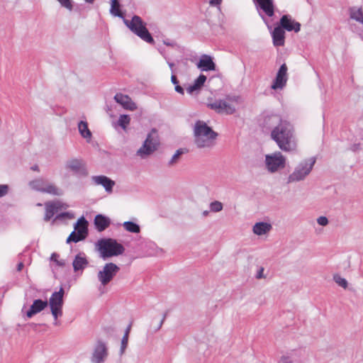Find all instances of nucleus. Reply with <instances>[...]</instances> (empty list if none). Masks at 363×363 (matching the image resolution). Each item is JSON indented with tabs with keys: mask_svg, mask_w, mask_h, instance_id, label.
I'll use <instances>...</instances> for the list:
<instances>
[{
	"mask_svg": "<svg viewBox=\"0 0 363 363\" xmlns=\"http://www.w3.org/2000/svg\"><path fill=\"white\" fill-rule=\"evenodd\" d=\"M9 186L6 184H0V198L8 194Z\"/></svg>",
	"mask_w": 363,
	"mask_h": 363,
	"instance_id": "79ce46f5",
	"label": "nucleus"
},
{
	"mask_svg": "<svg viewBox=\"0 0 363 363\" xmlns=\"http://www.w3.org/2000/svg\"><path fill=\"white\" fill-rule=\"evenodd\" d=\"M37 206H42V204H41V203H38V204H37Z\"/></svg>",
	"mask_w": 363,
	"mask_h": 363,
	"instance_id": "13d9d810",
	"label": "nucleus"
},
{
	"mask_svg": "<svg viewBox=\"0 0 363 363\" xmlns=\"http://www.w3.org/2000/svg\"><path fill=\"white\" fill-rule=\"evenodd\" d=\"M265 125L272 128L271 138L278 147L284 152H294L296 149V142L293 125L278 115H271L264 119Z\"/></svg>",
	"mask_w": 363,
	"mask_h": 363,
	"instance_id": "f257e3e1",
	"label": "nucleus"
},
{
	"mask_svg": "<svg viewBox=\"0 0 363 363\" xmlns=\"http://www.w3.org/2000/svg\"><path fill=\"white\" fill-rule=\"evenodd\" d=\"M87 225L88 222L84 217L79 218L74 225V230L67 238V242H78L85 239L87 235Z\"/></svg>",
	"mask_w": 363,
	"mask_h": 363,
	"instance_id": "f8f14e48",
	"label": "nucleus"
},
{
	"mask_svg": "<svg viewBox=\"0 0 363 363\" xmlns=\"http://www.w3.org/2000/svg\"><path fill=\"white\" fill-rule=\"evenodd\" d=\"M225 100L231 104H239L241 102V98L239 96H227Z\"/></svg>",
	"mask_w": 363,
	"mask_h": 363,
	"instance_id": "58836bf2",
	"label": "nucleus"
},
{
	"mask_svg": "<svg viewBox=\"0 0 363 363\" xmlns=\"http://www.w3.org/2000/svg\"><path fill=\"white\" fill-rule=\"evenodd\" d=\"M167 63H168L169 67H170V69H171L172 73V74H173V73H174V63L170 62H167Z\"/></svg>",
	"mask_w": 363,
	"mask_h": 363,
	"instance_id": "8fccbe9b",
	"label": "nucleus"
},
{
	"mask_svg": "<svg viewBox=\"0 0 363 363\" xmlns=\"http://www.w3.org/2000/svg\"><path fill=\"white\" fill-rule=\"evenodd\" d=\"M333 280L337 285L342 287L343 289H346L348 286L347 281L345 278L342 277L340 274H334Z\"/></svg>",
	"mask_w": 363,
	"mask_h": 363,
	"instance_id": "72a5a7b5",
	"label": "nucleus"
},
{
	"mask_svg": "<svg viewBox=\"0 0 363 363\" xmlns=\"http://www.w3.org/2000/svg\"><path fill=\"white\" fill-rule=\"evenodd\" d=\"M194 143L199 148H210L215 145L218 136L204 121H197L194 127Z\"/></svg>",
	"mask_w": 363,
	"mask_h": 363,
	"instance_id": "f03ea898",
	"label": "nucleus"
},
{
	"mask_svg": "<svg viewBox=\"0 0 363 363\" xmlns=\"http://www.w3.org/2000/svg\"><path fill=\"white\" fill-rule=\"evenodd\" d=\"M62 7L72 11L73 9V5L72 0H57Z\"/></svg>",
	"mask_w": 363,
	"mask_h": 363,
	"instance_id": "4c0bfd02",
	"label": "nucleus"
},
{
	"mask_svg": "<svg viewBox=\"0 0 363 363\" xmlns=\"http://www.w3.org/2000/svg\"><path fill=\"white\" fill-rule=\"evenodd\" d=\"M274 46H283L285 42V31L279 25L271 33Z\"/></svg>",
	"mask_w": 363,
	"mask_h": 363,
	"instance_id": "4be33fe9",
	"label": "nucleus"
},
{
	"mask_svg": "<svg viewBox=\"0 0 363 363\" xmlns=\"http://www.w3.org/2000/svg\"><path fill=\"white\" fill-rule=\"evenodd\" d=\"M265 165L268 172L274 173L286 166V158L281 152H275L265 155Z\"/></svg>",
	"mask_w": 363,
	"mask_h": 363,
	"instance_id": "9b49d317",
	"label": "nucleus"
},
{
	"mask_svg": "<svg viewBox=\"0 0 363 363\" xmlns=\"http://www.w3.org/2000/svg\"><path fill=\"white\" fill-rule=\"evenodd\" d=\"M78 129L81 135L86 139H90L91 137V133L88 128V125L86 122L80 121L78 123Z\"/></svg>",
	"mask_w": 363,
	"mask_h": 363,
	"instance_id": "c85d7f7f",
	"label": "nucleus"
},
{
	"mask_svg": "<svg viewBox=\"0 0 363 363\" xmlns=\"http://www.w3.org/2000/svg\"><path fill=\"white\" fill-rule=\"evenodd\" d=\"M110 13L113 16L124 18L123 14L120 9V4L118 0H111Z\"/></svg>",
	"mask_w": 363,
	"mask_h": 363,
	"instance_id": "cd10ccee",
	"label": "nucleus"
},
{
	"mask_svg": "<svg viewBox=\"0 0 363 363\" xmlns=\"http://www.w3.org/2000/svg\"><path fill=\"white\" fill-rule=\"evenodd\" d=\"M128 337L127 334H124L122 340H121V350H120V354L122 355L128 346Z\"/></svg>",
	"mask_w": 363,
	"mask_h": 363,
	"instance_id": "e433bc0d",
	"label": "nucleus"
},
{
	"mask_svg": "<svg viewBox=\"0 0 363 363\" xmlns=\"http://www.w3.org/2000/svg\"><path fill=\"white\" fill-rule=\"evenodd\" d=\"M114 99L125 109L134 111L137 108L135 104L128 95L118 93L115 95Z\"/></svg>",
	"mask_w": 363,
	"mask_h": 363,
	"instance_id": "aec40b11",
	"label": "nucleus"
},
{
	"mask_svg": "<svg viewBox=\"0 0 363 363\" xmlns=\"http://www.w3.org/2000/svg\"><path fill=\"white\" fill-rule=\"evenodd\" d=\"M85 1L89 4H93L94 0H85Z\"/></svg>",
	"mask_w": 363,
	"mask_h": 363,
	"instance_id": "6e6d98bb",
	"label": "nucleus"
},
{
	"mask_svg": "<svg viewBox=\"0 0 363 363\" xmlns=\"http://www.w3.org/2000/svg\"><path fill=\"white\" fill-rule=\"evenodd\" d=\"M120 267L113 262L106 263L97 273V279L101 286H107L117 275Z\"/></svg>",
	"mask_w": 363,
	"mask_h": 363,
	"instance_id": "9d476101",
	"label": "nucleus"
},
{
	"mask_svg": "<svg viewBox=\"0 0 363 363\" xmlns=\"http://www.w3.org/2000/svg\"><path fill=\"white\" fill-rule=\"evenodd\" d=\"M123 226L126 231L130 233H138L140 230L139 225L132 221L124 222Z\"/></svg>",
	"mask_w": 363,
	"mask_h": 363,
	"instance_id": "c756f323",
	"label": "nucleus"
},
{
	"mask_svg": "<svg viewBox=\"0 0 363 363\" xmlns=\"http://www.w3.org/2000/svg\"><path fill=\"white\" fill-rule=\"evenodd\" d=\"M174 89H175V91H176L177 92H178V93H179V94H184V89H183L181 86H179V85L177 84V85L175 86Z\"/></svg>",
	"mask_w": 363,
	"mask_h": 363,
	"instance_id": "49530a36",
	"label": "nucleus"
},
{
	"mask_svg": "<svg viewBox=\"0 0 363 363\" xmlns=\"http://www.w3.org/2000/svg\"><path fill=\"white\" fill-rule=\"evenodd\" d=\"M279 26L285 31H294L298 33L301 30L300 23L296 21L290 15L286 14L281 16Z\"/></svg>",
	"mask_w": 363,
	"mask_h": 363,
	"instance_id": "f3484780",
	"label": "nucleus"
},
{
	"mask_svg": "<svg viewBox=\"0 0 363 363\" xmlns=\"http://www.w3.org/2000/svg\"><path fill=\"white\" fill-rule=\"evenodd\" d=\"M108 357V347L106 343L99 340L94 348L91 357L92 363H104Z\"/></svg>",
	"mask_w": 363,
	"mask_h": 363,
	"instance_id": "4468645a",
	"label": "nucleus"
},
{
	"mask_svg": "<svg viewBox=\"0 0 363 363\" xmlns=\"http://www.w3.org/2000/svg\"><path fill=\"white\" fill-rule=\"evenodd\" d=\"M197 67L203 71H214L216 69V65L213 62L211 56L207 55H203L198 63L196 64Z\"/></svg>",
	"mask_w": 363,
	"mask_h": 363,
	"instance_id": "6ab92c4d",
	"label": "nucleus"
},
{
	"mask_svg": "<svg viewBox=\"0 0 363 363\" xmlns=\"http://www.w3.org/2000/svg\"><path fill=\"white\" fill-rule=\"evenodd\" d=\"M159 144L160 143L157 130L155 129H152L147 135L142 147H140L137 151V155L142 158H145L153 153L157 149Z\"/></svg>",
	"mask_w": 363,
	"mask_h": 363,
	"instance_id": "1a4fd4ad",
	"label": "nucleus"
},
{
	"mask_svg": "<svg viewBox=\"0 0 363 363\" xmlns=\"http://www.w3.org/2000/svg\"><path fill=\"white\" fill-rule=\"evenodd\" d=\"M165 318H166V313L164 314L162 319L160 320V322L155 330H159L161 328V327L162 326V325L164 323Z\"/></svg>",
	"mask_w": 363,
	"mask_h": 363,
	"instance_id": "de8ad7c7",
	"label": "nucleus"
},
{
	"mask_svg": "<svg viewBox=\"0 0 363 363\" xmlns=\"http://www.w3.org/2000/svg\"><path fill=\"white\" fill-rule=\"evenodd\" d=\"M31 169L33 171H36V172H39V167L38 165H33V167H31Z\"/></svg>",
	"mask_w": 363,
	"mask_h": 363,
	"instance_id": "864d4df0",
	"label": "nucleus"
},
{
	"mask_svg": "<svg viewBox=\"0 0 363 363\" xmlns=\"http://www.w3.org/2000/svg\"><path fill=\"white\" fill-rule=\"evenodd\" d=\"M287 69L286 64L281 65L271 86L272 89L277 90L284 89L288 80Z\"/></svg>",
	"mask_w": 363,
	"mask_h": 363,
	"instance_id": "dca6fc26",
	"label": "nucleus"
},
{
	"mask_svg": "<svg viewBox=\"0 0 363 363\" xmlns=\"http://www.w3.org/2000/svg\"><path fill=\"white\" fill-rule=\"evenodd\" d=\"M95 246L99 257L104 260L123 255L125 252V247L113 238L100 239L96 242Z\"/></svg>",
	"mask_w": 363,
	"mask_h": 363,
	"instance_id": "7ed1b4c3",
	"label": "nucleus"
},
{
	"mask_svg": "<svg viewBox=\"0 0 363 363\" xmlns=\"http://www.w3.org/2000/svg\"><path fill=\"white\" fill-rule=\"evenodd\" d=\"M164 44L167 46H174V43H171V42L166 41V40H164Z\"/></svg>",
	"mask_w": 363,
	"mask_h": 363,
	"instance_id": "603ef678",
	"label": "nucleus"
},
{
	"mask_svg": "<svg viewBox=\"0 0 363 363\" xmlns=\"http://www.w3.org/2000/svg\"><path fill=\"white\" fill-rule=\"evenodd\" d=\"M203 215L204 216H208V211H203Z\"/></svg>",
	"mask_w": 363,
	"mask_h": 363,
	"instance_id": "4d7b16f0",
	"label": "nucleus"
},
{
	"mask_svg": "<svg viewBox=\"0 0 363 363\" xmlns=\"http://www.w3.org/2000/svg\"><path fill=\"white\" fill-rule=\"evenodd\" d=\"M130 327H131L130 325H128V327L126 328L125 332V334H127L128 337L129 336V333H130Z\"/></svg>",
	"mask_w": 363,
	"mask_h": 363,
	"instance_id": "5fc2aeb1",
	"label": "nucleus"
},
{
	"mask_svg": "<svg viewBox=\"0 0 363 363\" xmlns=\"http://www.w3.org/2000/svg\"><path fill=\"white\" fill-rule=\"evenodd\" d=\"M256 278L258 279L265 278V277L264 276V268L263 267H261L259 269V271L256 275Z\"/></svg>",
	"mask_w": 363,
	"mask_h": 363,
	"instance_id": "c03bdc74",
	"label": "nucleus"
},
{
	"mask_svg": "<svg viewBox=\"0 0 363 363\" xmlns=\"http://www.w3.org/2000/svg\"><path fill=\"white\" fill-rule=\"evenodd\" d=\"M23 267V264L22 262H20L18 265H17V270L18 271H21Z\"/></svg>",
	"mask_w": 363,
	"mask_h": 363,
	"instance_id": "3c124183",
	"label": "nucleus"
},
{
	"mask_svg": "<svg viewBox=\"0 0 363 363\" xmlns=\"http://www.w3.org/2000/svg\"><path fill=\"white\" fill-rule=\"evenodd\" d=\"M59 255L54 252L51 255L50 260L53 261L56 263V264L59 267H63L66 264V262L65 259H58Z\"/></svg>",
	"mask_w": 363,
	"mask_h": 363,
	"instance_id": "f704fd0d",
	"label": "nucleus"
},
{
	"mask_svg": "<svg viewBox=\"0 0 363 363\" xmlns=\"http://www.w3.org/2000/svg\"><path fill=\"white\" fill-rule=\"evenodd\" d=\"M52 204L55 206V210L56 212L64 208V204L60 201L52 202Z\"/></svg>",
	"mask_w": 363,
	"mask_h": 363,
	"instance_id": "37998d69",
	"label": "nucleus"
},
{
	"mask_svg": "<svg viewBox=\"0 0 363 363\" xmlns=\"http://www.w3.org/2000/svg\"><path fill=\"white\" fill-rule=\"evenodd\" d=\"M256 10L267 26L269 30H272V26L269 21V18H272L275 13V5L274 0H253Z\"/></svg>",
	"mask_w": 363,
	"mask_h": 363,
	"instance_id": "0eeeda50",
	"label": "nucleus"
},
{
	"mask_svg": "<svg viewBox=\"0 0 363 363\" xmlns=\"http://www.w3.org/2000/svg\"><path fill=\"white\" fill-rule=\"evenodd\" d=\"M350 18L363 25V9L361 7L353 6L349 9Z\"/></svg>",
	"mask_w": 363,
	"mask_h": 363,
	"instance_id": "bb28decb",
	"label": "nucleus"
},
{
	"mask_svg": "<svg viewBox=\"0 0 363 363\" xmlns=\"http://www.w3.org/2000/svg\"><path fill=\"white\" fill-rule=\"evenodd\" d=\"M316 162L315 157L301 161L287 177V184L296 183L306 179L311 174Z\"/></svg>",
	"mask_w": 363,
	"mask_h": 363,
	"instance_id": "20e7f679",
	"label": "nucleus"
},
{
	"mask_svg": "<svg viewBox=\"0 0 363 363\" xmlns=\"http://www.w3.org/2000/svg\"><path fill=\"white\" fill-rule=\"evenodd\" d=\"M48 306V301L41 299H35L30 306V309L27 311L28 318H31L34 315L43 311Z\"/></svg>",
	"mask_w": 363,
	"mask_h": 363,
	"instance_id": "412c9836",
	"label": "nucleus"
},
{
	"mask_svg": "<svg viewBox=\"0 0 363 363\" xmlns=\"http://www.w3.org/2000/svg\"><path fill=\"white\" fill-rule=\"evenodd\" d=\"M272 227L270 223L266 222L256 223L252 228L253 233L257 235H263L269 233Z\"/></svg>",
	"mask_w": 363,
	"mask_h": 363,
	"instance_id": "393cba45",
	"label": "nucleus"
},
{
	"mask_svg": "<svg viewBox=\"0 0 363 363\" xmlns=\"http://www.w3.org/2000/svg\"><path fill=\"white\" fill-rule=\"evenodd\" d=\"M110 218L104 215L99 214L96 216L94 218V225L99 232L105 230L110 225Z\"/></svg>",
	"mask_w": 363,
	"mask_h": 363,
	"instance_id": "b1692460",
	"label": "nucleus"
},
{
	"mask_svg": "<svg viewBox=\"0 0 363 363\" xmlns=\"http://www.w3.org/2000/svg\"><path fill=\"white\" fill-rule=\"evenodd\" d=\"M184 153V151L183 149H178L168 162V166L173 167L176 165L179 162L181 155Z\"/></svg>",
	"mask_w": 363,
	"mask_h": 363,
	"instance_id": "2f4dec72",
	"label": "nucleus"
},
{
	"mask_svg": "<svg viewBox=\"0 0 363 363\" xmlns=\"http://www.w3.org/2000/svg\"><path fill=\"white\" fill-rule=\"evenodd\" d=\"M206 81V77L204 74H200L194 81L191 85H189L186 88V91L189 94H192L194 91L201 89Z\"/></svg>",
	"mask_w": 363,
	"mask_h": 363,
	"instance_id": "a878e982",
	"label": "nucleus"
},
{
	"mask_svg": "<svg viewBox=\"0 0 363 363\" xmlns=\"http://www.w3.org/2000/svg\"><path fill=\"white\" fill-rule=\"evenodd\" d=\"M171 81H172V82L174 84H175V85L178 84V83H179V81L177 80V77H176V76L174 74V73L172 74V77H171Z\"/></svg>",
	"mask_w": 363,
	"mask_h": 363,
	"instance_id": "09e8293b",
	"label": "nucleus"
},
{
	"mask_svg": "<svg viewBox=\"0 0 363 363\" xmlns=\"http://www.w3.org/2000/svg\"><path fill=\"white\" fill-rule=\"evenodd\" d=\"M64 289L60 288L59 291H55L52 294L48 305L50 308L51 313L55 319L54 325H59L57 318L62 315V306L64 303Z\"/></svg>",
	"mask_w": 363,
	"mask_h": 363,
	"instance_id": "6e6552de",
	"label": "nucleus"
},
{
	"mask_svg": "<svg viewBox=\"0 0 363 363\" xmlns=\"http://www.w3.org/2000/svg\"><path fill=\"white\" fill-rule=\"evenodd\" d=\"M210 209L213 212H220L223 209V204L218 201H213L210 203Z\"/></svg>",
	"mask_w": 363,
	"mask_h": 363,
	"instance_id": "c9c22d12",
	"label": "nucleus"
},
{
	"mask_svg": "<svg viewBox=\"0 0 363 363\" xmlns=\"http://www.w3.org/2000/svg\"><path fill=\"white\" fill-rule=\"evenodd\" d=\"M222 0H210L209 3L211 6H220Z\"/></svg>",
	"mask_w": 363,
	"mask_h": 363,
	"instance_id": "a18cd8bd",
	"label": "nucleus"
},
{
	"mask_svg": "<svg viewBox=\"0 0 363 363\" xmlns=\"http://www.w3.org/2000/svg\"><path fill=\"white\" fill-rule=\"evenodd\" d=\"M92 181L96 185H101L108 194L112 193L113 187L115 185V182L111 180L110 178L104 176H94L92 177Z\"/></svg>",
	"mask_w": 363,
	"mask_h": 363,
	"instance_id": "a211bd4d",
	"label": "nucleus"
},
{
	"mask_svg": "<svg viewBox=\"0 0 363 363\" xmlns=\"http://www.w3.org/2000/svg\"><path fill=\"white\" fill-rule=\"evenodd\" d=\"M88 264L89 261L87 260L86 255L84 253L82 252L75 256L72 262L73 269L75 272L79 271L83 272Z\"/></svg>",
	"mask_w": 363,
	"mask_h": 363,
	"instance_id": "5701e85b",
	"label": "nucleus"
},
{
	"mask_svg": "<svg viewBox=\"0 0 363 363\" xmlns=\"http://www.w3.org/2000/svg\"><path fill=\"white\" fill-rule=\"evenodd\" d=\"M28 185L34 191L52 196H60L64 194L63 190L56 184L41 177L30 181Z\"/></svg>",
	"mask_w": 363,
	"mask_h": 363,
	"instance_id": "423d86ee",
	"label": "nucleus"
},
{
	"mask_svg": "<svg viewBox=\"0 0 363 363\" xmlns=\"http://www.w3.org/2000/svg\"><path fill=\"white\" fill-rule=\"evenodd\" d=\"M317 223L321 226H326L328 224L329 220L327 217L322 216L317 218Z\"/></svg>",
	"mask_w": 363,
	"mask_h": 363,
	"instance_id": "a19ab883",
	"label": "nucleus"
},
{
	"mask_svg": "<svg viewBox=\"0 0 363 363\" xmlns=\"http://www.w3.org/2000/svg\"><path fill=\"white\" fill-rule=\"evenodd\" d=\"M65 168L78 177H86L89 174L85 162L82 159L72 158L68 160L65 162Z\"/></svg>",
	"mask_w": 363,
	"mask_h": 363,
	"instance_id": "ddd939ff",
	"label": "nucleus"
},
{
	"mask_svg": "<svg viewBox=\"0 0 363 363\" xmlns=\"http://www.w3.org/2000/svg\"><path fill=\"white\" fill-rule=\"evenodd\" d=\"M56 213L55 206L52 204V202L45 203V214L44 218L45 221L50 220Z\"/></svg>",
	"mask_w": 363,
	"mask_h": 363,
	"instance_id": "7c9ffc66",
	"label": "nucleus"
},
{
	"mask_svg": "<svg viewBox=\"0 0 363 363\" xmlns=\"http://www.w3.org/2000/svg\"><path fill=\"white\" fill-rule=\"evenodd\" d=\"M124 24L138 36L141 40L149 44H155V40L146 28V23L139 16H133L130 21L123 18Z\"/></svg>",
	"mask_w": 363,
	"mask_h": 363,
	"instance_id": "39448f33",
	"label": "nucleus"
},
{
	"mask_svg": "<svg viewBox=\"0 0 363 363\" xmlns=\"http://www.w3.org/2000/svg\"><path fill=\"white\" fill-rule=\"evenodd\" d=\"M208 106L218 113L231 115L236 111L235 106L230 104L226 100H217L213 103L208 104Z\"/></svg>",
	"mask_w": 363,
	"mask_h": 363,
	"instance_id": "2eb2a0df",
	"label": "nucleus"
},
{
	"mask_svg": "<svg viewBox=\"0 0 363 363\" xmlns=\"http://www.w3.org/2000/svg\"><path fill=\"white\" fill-rule=\"evenodd\" d=\"M130 118L128 115H121L117 124L121 126L123 130L126 129L127 125L130 123Z\"/></svg>",
	"mask_w": 363,
	"mask_h": 363,
	"instance_id": "473e14b6",
	"label": "nucleus"
},
{
	"mask_svg": "<svg viewBox=\"0 0 363 363\" xmlns=\"http://www.w3.org/2000/svg\"><path fill=\"white\" fill-rule=\"evenodd\" d=\"M74 216L72 213H69V212H65V213H60L58 214L55 219L56 220H62V219H65V218H68V219H71Z\"/></svg>",
	"mask_w": 363,
	"mask_h": 363,
	"instance_id": "ea45409f",
	"label": "nucleus"
}]
</instances>
